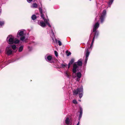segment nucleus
<instances>
[{"mask_svg": "<svg viewBox=\"0 0 125 125\" xmlns=\"http://www.w3.org/2000/svg\"><path fill=\"white\" fill-rule=\"evenodd\" d=\"M106 14V11L105 10H104L102 12L101 15L105 16Z\"/></svg>", "mask_w": 125, "mask_h": 125, "instance_id": "nucleus-21", "label": "nucleus"}, {"mask_svg": "<svg viewBox=\"0 0 125 125\" xmlns=\"http://www.w3.org/2000/svg\"><path fill=\"white\" fill-rule=\"evenodd\" d=\"M88 59V57H86L85 59V63H86L87 62V61Z\"/></svg>", "mask_w": 125, "mask_h": 125, "instance_id": "nucleus-33", "label": "nucleus"}, {"mask_svg": "<svg viewBox=\"0 0 125 125\" xmlns=\"http://www.w3.org/2000/svg\"><path fill=\"white\" fill-rule=\"evenodd\" d=\"M6 53L8 55H10L12 54V51L10 47H7L6 48Z\"/></svg>", "mask_w": 125, "mask_h": 125, "instance_id": "nucleus-4", "label": "nucleus"}, {"mask_svg": "<svg viewBox=\"0 0 125 125\" xmlns=\"http://www.w3.org/2000/svg\"><path fill=\"white\" fill-rule=\"evenodd\" d=\"M31 18L33 20H34L36 19L37 17L34 14L32 15Z\"/></svg>", "mask_w": 125, "mask_h": 125, "instance_id": "nucleus-16", "label": "nucleus"}, {"mask_svg": "<svg viewBox=\"0 0 125 125\" xmlns=\"http://www.w3.org/2000/svg\"><path fill=\"white\" fill-rule=\"evenodd\" d=\"M39 10L40 14H42V8L41 7H39Z\"/></svg>", "mask_w": 125, "mask_h": 125, "instance_id": "nucleus-24", "label": "nucleus"}, {"mask_svg": "<svg viewBox=\"0 0 125 125\" xmlns=\"http://www.w3.org/2000/svg\"><path fill=\"white\" fill-rule=\"evenodd\" d=\"M14 38L11 35L8 36L7 38V41L8 43L10 44H13Z\"/></svg>", "mask_w": 125, "mask_h": 125, "instance_id": "nucleus-2", "label": "nucleus"}, {"mask_svg": "<svg viewBox=\"0 0 125 125\" xmlns=\"http://www.w3.org/2000/svg\"><path fill=\"white\" fill-rule=\"evenodd\" d=\"M52 57L50 55H48L47 57V59L49 61L51 60L52 59Z\"/></svg>", "mask_w": 125, "mask_h": 125, "instance_id": "nucleus-19", "label": "nucleus"}, {"mask_svg": "<svg viewBox=\"0 0 125 125\" xmlns=\"http://www.w3.org/2000/svg\"><path fill=\"white\" fill-rule=\"evenodd\" d=\"M93 44V43H92V42H91V46H90V48H91L92 47Z\"/></svg>", "mask_w": 125, "mask_h": 125, "instance_id": "nucleus-35", "label": "nucleus"}, {"mask_svg": "<svg viewBox=\"0 0 125 125\" xmlns=\"http://www.w3.org/2000/svg\"><path fill=\"white\" fill-rule=\"evenodd\" d=\"M79 122H78V123H77V125H79Z\"/></svg>", "mask_w": 125, "mask_h": 125, "instance_id": "nucleus-38", "label": "nucleus"}, {"mask_svg": "<svg viewBox=\"0 0 125 125\" xmlns=\"http://www.w3.org/2000/svg\"><path fill=\"white\" fill-rule=\"evenodd\" d=\"M58 44L60 46H61L62 45V43L60 41H58Z\"/></svg>", "mask_w": 125, "mask_h": 125, "instance_id": "nucleus-31", "label": "nucleus"}, {"mask_svg": "<svg viewBox=\"0 0 125 125\" xmlns=\"http://www.w3.org/2000/svg\"><path fill=\"white\" fill-rule=\"evenodd\" d=\"M99 24L98 22H97L95 24L93 27V31L94 32L95 31H97V29L99 28Z\"/></svg>", "mask_w": 125, "mask_h": 125, "instance_id": "nucleus-5", "label": "nucleus"}, {"mask_svg": "<svg viewBox=\"0 0 125 125\" xmlns=\"http://www.w3.org/2000/svg\"><path fill=\"white\" fill-rule=\"evenodd\" d=\"M65 75L66 76L68 77H69V76H70L69 74H68V73L67 72L66 73Z\"/></svg>", "mask_w": 125, "mask_h": 125, "instance_id": "nucleus-32", "label": "nucleus"}, {"mask_svg": "<svg viewBox=\"0 0 125 125\" xmlns=\"http://www.w3.org/2000/svg\"><path fill=\"white\" fill-rule=\"evenodd\" d=\"M20 41L16 39H14L13 43L17 44L19 43Z\"/></svg>", "mask_w": 125, "mask_h": 125, "instance_id": "nucleus-15", "label": "nucleus"}, {"mask_svg": "<svg viewBox=\"0 0 125 125\" xmlns=\"http://www.w3.org/2000/svg\"><path fill=\"white\" fill-rule=\"evenodd\" d=\"M83 88L82 87L78 88L76 89H74L73 91V94L74 95H77L79 93V97L81 98L83 96Z\"/></svg>", "mask_w": 125, "mask_h": 125, "instance_id": "nucleus-1", "label": "nucleus"}, {"mask_svg": "<svg viewBox=\"0 0 125 125\" xmlns=\"http://www.w3.org/2000/svg\"><path fill=\"white\" fill-rule=\"evenodd\" d=\"M24 35V32L23 31H19L18 32L17 34V37H19L20 36H23Z\"/></svg>", "mask_w": 125, "mask_h": 125, "instance_id": "nucleus-6", "label": "nucleus"}, {"mask_svg": "<svg viewBox=\"0 0 125 125\" xmlns=\"http://www.w3.org/2000/svg\"><path fill=\"white\" fill-rule=\"evenodd\" d=\"M77 77L80 78L81 77V74L80 72H78L77 73Z\"/></svg>", "mask_w": 125, "mask_h": 125, "instance_id": "nucleus-18", "label": "nucleus"}, {"mask_svg": "<svg viewBox=\"0 0 125 125\" xmlns=\"http://www.w3.org/2000/svg\"><path fill=\"white\" fill-rule=\"evenodd\" d=\"M94 38H93L92 39V43H94Z\"/></svg>", "mask_w": 125, "mask_h": 125, "instance_id": "nucleus-36", "label": "nucleus"}, {"mask_svg": "<svg viewBox=\"0 0 125 125\" xmlns=\"http://www.w3.org/2000/svg\"><path fill=\"white\" fill-rule=\"evenodd\" d=\"M66 53H67V55L68 56L70 55L71 54V52H68V51H66Z\"/></svg>", "mask_w": 125, "mask_h": 125, "instance_id": "nucleus-25", "label": "nucleus"}, {"mask_svg": "<svg viewBox=\"0 0 125 125\" xmlns=\"http://www.w3.org/2000/svg\"><path fill=\"white\" fill-rule=\"evenodd\" d=\"M10 46H11L13 50H15L16 48V46L15 45H11Z\"/></svg>", "mask_w": 125, "mask_h": 125, "instance_id": "nucleus-20", "label": "nucleus"}, {"mask_svg": "<svg viewBox=\"0 0 125 125\" xmlns=\"http://www.w3.org/2000/svg\"><path fill=\"white\" fill-rule=\"evenodd\" d=\"M61 65L63 68H64L67 66V64L66 63H64V64H61Z\"/></svg>", "mask_w": 125, "mask_h": 125, "instance_id": "nucleus-22", "label": "nucleus"}, {"mask_svg": "<svg viewBox=\"0 0 125 125\" xmlns=\"http://www.w3.org/2000/svg\"><path fill=\"white\" fill-rule=\"evenodd\" d=\"M113 1V0H109L108 2L109 5H111Z\"/></svg>", "mask_w": 125, "mask_h": 125, "instance_id": "nucleus-23", "label": "nucleus"}, {"mask_svg": "<svg viewBox=\"0 0 125 125\" xmlns=\"http://www.w3.org/2000/svg\"><path fill=\"white\" fill-rule=\"evenodd\" d=\"M93 32H94V36L93 38H97L99 35V31H95Z\"/></svg>", "mask_w": 125, "mask_h": 125, "instance_id": "nucleus-8", "label": "nucleus"}, {"mask_svg": "<svg viewBox=\"0 0 125 125\" xmlns=\"http://www.w3.org/2000/svg\"><path fill=\"white\" fill-rule=\"evenodd\" d=\"M23 49V46H21L19 48L18 51L19 52H22Z\"/></svg>", "mask_w": 125, "mask_h": 125, "instance_id": "nucleus-17", "label": "nucleus"}, {"mask_svg": "<svg viewBox=\"0 0 125 125\" xmlns=\"http://www.w3.org/2000/svg\"><path fill=\"white\" fill-rule=\"evenodd\" d=\"M73 103L74 104H77V102L75 100H73Z\"/></svg>", "mask_w": 125, "mask_h": 125, "instance_id": "nucleus-30", "label": "nucleus"}, {"mask_svg": "<svg viewBox=\"0 0 125 125\" xmlns=\"http://www.w3.org/2000/svg\"><path fill=\"white\" fill-rule=\"evenodd\" d=\"M32 6L34 8H36L37 7V5L36 3H34L32 4Z\"/></svg>", "mask_w": 125, "mask_h": 125, "instance_id": "nucleus-14", "label": "nucleus"}, {"mask_svg": "<svg viewBox=\"0 0 125 125\" xmlns=\"http://www.w3.org/2000/svg\"><path fill=\"white\" fill-rule=\"evenodd\" d=\"M54 53L55 55V56L56 57H57L58 56V52L56 51H54Z\"/></svg>", "mask_w": 125, "mask_h": 125, "instance_id": "nucleus-27", "label": "nucleus"}, {"mask_svg": "<svg viewBox=\"0 0 125 125\" xmlns=\"http://www.w3.org/2000/svg\"><path fill=\"white\" fill-rule=\"evenodd\" d=\"M46 24H47L49 27H51V25L49 23V22H48Z\"/></svg>", "mask_w": 125, "mask_h": 125, "instance_id": "nucleus-34", "label": "nucleus"}, {"mask_svg": "<svg viewBox=\"0 0 125 125\" xmlns=\"http://www.w3.org/2000/svg\"><path fill=\"white\" fill-rule=\"evenodd\" d=\"M27 0L28 2H30L32 1V0Z\"/></svg>", "mask_w": 125, "mask_h": 125, "instance_id": "nucleus-37", "label": "nucleus"}, {"mask_svg": "<svg viewBox=\"0 0 125 125\" xmlns=\"http://www.w3.org/2000/svg\"><path fill=\"white\" fill-rule=\"evenodd\" d=\"M43 20L46 23V24L48 22L47 20V19H45V18H43Z\"/></svg>", "mask_w": 125, "mask_h": 125, "instance_id": "nucleus-26", "label": "nucleus"}, {"mask_svg": "<svg viewBox=\"0 0 125 125\" xmlns=\"http://www.w3.org/2000/svg\"><path fill=\"white\" fill-rule=\"evenodd\" d=\"M21 38L20 39L22 41H23L25 39V37L23 36H21Z\"/></svg>", "mask_w": 125, "mask_h": 125, "instance_id": "nucleus-28", "label": "nucleus"}, {"mask_svg": "<svg viewBox=\"0 0 125 125\" xmlns=\"http://www.w3.org/2000/svg\"><path fill=\"white\" fill-rule=\"evenodd\" d=\"M41 15V17L43 19V18H45L44 17V15L42 13V14H40Z\"/></svg>", "mask_w": 125, "mask_h": 125, "instance_id": "nucleus-29", "label": "nucleus"}, {"mask_svg": "<svg viewBox=\"0 0 125 125\" xmlns=\"http://www.w3.org/2000/svg\"><path fill=\"white\" fill-rule=\"evenodd\" d=\"M79 68V67L76 64V62H75L73 65V68L72 69V71L74 73H75L77 71V69L78 70Z\"/></svg>", "mask_w": 125, "mask_h": 125, "instance_id": "nucleus-3", "label": "nucleus"}, {"mask_svg": "<svg viewBox=\"0 0 125 125\" xmlns=\"http://www.w3.org/2000/svg\"><path fill=\"white\" fill-rule=\"evenodd\" d=\"M39 25L42 27H45L46 25V24L42 21H40Z\"/></svg>", "mask_w": 125, "mask_h": 125, "instance_id": "nucleus-9", "label": "nucleus"}, {"mask_svg": "<svg viewBox=\"0 0 125 125\" xmlns=\"http://www.w3.org/2000/svg\"><path fill=\"white\" fill-rule=\"evenodd\" d=\"M105 16H104L101 15L100 17V19L101 20V22L102 23L103 22L104 19L105 18Z\"/></svg>", "mask_w": 125, "mask_h": 125, "instance_id": "nucleus-13", "label": "nucleus"}, {"mask_svg": "<svg viewBox=\"0 0 125 125\" xmlns=\"http://www.w3.org/2000/svg\"><path fill=\"white\" fill-rule=\"evenodd\" d=\"M77 64V65H78L79 66H82V62L79 60L77 62H76Z\"/></svg>", "mask_w": 125, "mask_h": 125, "instance_id": "nucleus-11", "label": "nucleus"}, {"mask_svg": "<svg viewBox=\"0 0 125 125\" xmlns=\"http://www.w3.org/2000/svg\"><path fill=\"white\" fill-rule=\"evenodd\" d=\"M74 62V59H72L70 61L68 65V68L69 69L71 65Z\"/></svg>", "mask_w": 125, "mask_h": 125, "instance_id": "nucleus-7", "label": "nucleus"}, {"mask_svg": "<svg viewBox=\"0 0 125 125\" xmlns=\"http://www.w3.org/2000/svg\"><path fill=\"white\" fill-rule=\"evenodd\" d=\"M90 52L88 50V49H87L86 51V52L85 54L86 57H88L89 55Z\"/></svg>", "mask_w": 125, "mask_h": 125, "instance_id": "nucleus-12", "label": "nucleus"}, {"mask_svg": "<svg viewBox=\"0 0 125 125\" xmlns=\"http://www.w3.org/2000/svg\"><path fill=\"white\" fill-rule=\"evenodd\" d=\"M80 114L79 116V118L80 119L82 116V113H83V110L82 108L81 107H80Z\"/></svg>", "mask_w": 125, "mask_h": 125, "instance_id": "nucleus-10", "label": "nucleus"}]
</instances>
